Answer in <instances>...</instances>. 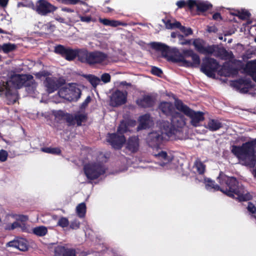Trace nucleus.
<instances>
[{"label":"nucleus","instance_id":"nucleus-1","mask_svg":"<svg viewBox=\"0 0 256 256\" xmlns=\"http://www.w3.org/2000/svg\"><path fill=\"white\" fill-rule=\"evenodd\" d=\"M218 180L220 186L210 178L205 179L206 189L210 190L212 189L214 191L220 190L230 197L238 200L240 202L248 201L252 199V196L238 182L236 178L228 177L220 174Z\"/></svg>","mask_w":256,"mask_h":256},{"label":"nucleus","instance_id":"nucleus-2","mask_svg":"<svg viewBox=\"0 0 256 256\" xmlns=\"http://www.w3.org/2000/svg\"><path fill=\"white\" fill-rule=\"evenodd\" d=\"M23 86L34 91L36 84L31 75L15 74L9 80L0 78V96L4 98L8 104H14L18 99L17 88Z\"/></svg>","mask_w":256,"mask_h":256},{"label":"nucleus","instance_id":"nucleus-3","mask_svg":"<svg viewBox=\"0 0 256 256\" xmlns=\"http://www.w3.org/2000/svg\"><path fill=\"white\" fill-rule=\"evenodd\" d=\"M256 139L243 143L241 146L233 145L232 152L246 166L253 168L256 164Z\"/></svg>","mask_w":256,"mask_h":256},{"label":"nucleus","instance_id":"nucleus-4","mask_svg":"<svg viewBox=\"0 0 256 256\" xmlns=\"http://www.w3.org/2000/svg\"><path fill=\"white\" fill-rule=\"evenodd\" d=\"M162 126V130L154 131L148 134L147 143L149 146L154 148H160L164 142L168 140L170 137L176 134V129L169 122H164Z\"/></svg>","mask_w":256,"mask_h":256},{"label":"nucleus","instance_id":"nucleus-5","mask_svg":"<svg viewBox=\"0 0 256 256\" xmlns=\"http://www.w3.org/2000/svg\"><path fill=\"white\" fill-rule=\"evenodd\" d=\"M149 45L152 49L160 52L162 56L166 58L168 62L174 63L182 62V66L186 67V58L184 52L186 50H184L182 53H180L178 50H174V54L170 56L171 50L170 47L166 44L159 42H151Z\"/></svg>","mask_w":256,"mask_h":256},{"label":"nucleus","instance_id":"nucleus-6","mask_svg":"<svg viewBox=\"0 0 256 256\" xmlns=\"http://www.w3.org/2000/svg\"><path fill=\"white\" fill-rule=\"evenodd\" d=\"M107 55L100 51L88 52L82 50L79 55V60L90 66L102 64L106 60Z\"/></svg>","mask_w":256,"mask_h":256},{"label":"nucleus","instance_id":"nucleus-7","mask_svg":"<svg viewBox=\"0 0 256 256\" xmlns=\"http://www.w3.org/2000/svg\"><path fill=\"white\" fill-rule=\"evenodd\" d=\"M60 97L68 101H77L80 97L81 90L76 84H68L58 92Z\"/></svg>","mask_w":256,"mask_h":256},{"label":"nucleus","instance_id":"nucleus-8","mask_svg":"<svg viewBox=\"0 0 256 256\" xmlns=\"http://www.w3.org/2000/svg\"><path fill=\"white\" fill-rule=\"evenodd\" d=\"M84 172L88 180L98 178L105 172V169L100 162H92L84 166Z\"/></svg>","mask_w":256,"mask_h":256},{"label":"nucleus","instance_id":"nucleus-9","mask_svg":"<svg viewBox=\"0 0 256 256\" xmlns=\"http://www.w3.org/2000/svg\"><path fill=\"white\" fill-rule=\"evenodd\" d=\"M218 66V63L216 60L206 56L202 58L200 71L208 77L214 78Z\"/></svg>","mask_w":256,"mask_h":256},{"label":"nucleus","instance_id":"nucleus-10","mask_svg":"<svg viewBox=\"0 0 256 256\" xmlns=\"http://www.w3.org/2000/svg\"><path fill=\"white\" fill-rule=\"evenodd\" d=\"M232 85L242 94L248 93L250 89L254 87V84L252 83L251 80L246 77L241 78L234 80Z\"/></svg>","mask_w":256,"mask_h":256},{"label":"nucleus","instance_id":"nucleus-11","mask_svg":"<svg viewBox=\"0 0 256 256\" xmlns=\"http://www.w3.org/2000/svg\"><path fill=\"white\" fill-rule=\"evenodd\" d=\"M65 82L64 79L56 77H47L44 82L46 90L50 94L56 90Z\"/></svg>","mask_w":256,"mask_h":256},{"label":"nucleus","instance_id":"nucleus-12","mask_svg":"<svg viewBox=\"0 0 256 256\" xmlns=\"http://www.w3.org/2000/svg\"><path fill=\"white\" fill-rule=\"evenodd\" d=\"M81 50L66 48L61 45L56 46L54 49V52L56 53L60 54L64 58L68 60H73L76 56H78L79 60V55Z\"/></svg>","mask_w":256,"mask_h":256},{"label":"nucleus","instance_id":"nucleus-13","mask_svg":"<svg viewBox=\"0 0 256 256\" xmlns=\"http://www.w3.org/2000/svg\"><path fill=\"white\" fill-rule=\"evenodd\" d=\"M206 44L204 40L200 38L194 39L192 42V45L198 52L205 55L212 54L214 47L212 45H208L206 46Z\"/></svg>","mask_w":256,"mask_h":256},{"label":"nucleus","instance_id":"nucleus-14","mask_svg":"<svg viewBox=\"0 0 256 256\" xmlns=\"http://www.w3.org/2000/svg\"><path fill=\"white\" fill-rule=\"evenodd\" d=\"M186 58H191L192 61L186 60V67L188 68H198L200 64V56L195 53L192 50H186L184 52Z\"/></svg>","mask_w":256,"mask_h":256},{"label":"nucleus","instance_id":"nucleus-15","mask_svg":"<svg viewBox=\"0 0 256 256\" xmlns=\"http://www.w3.org/2000/svg\"><path fill=\"white\" fill-rule=\"evenodd\" d=\"M56 8L46 0H40L38 2L36 11L41 15L45 16L53 12Z\"/></svg>","mask_w":256,"mask_h":256},{"label":"nucleus","instance_id":"nucleus-16","mask_svg":"<svg viewBox=\"0 0 256 256\" xmlns=\"http://www.w3.org/2000/svg\"><path fill=\"white\" fill-rule=\"evenodd\" d=\"M158 108L166 116H170L172 118L180 114L179 112L175 110L173 104L170 102H162L160 104Z\"/></svg>","mask_w":256,"mask_h":256},{"label":"nucleus","instance_id":"nucleus-17","mask_svg":"<svg viewBox=\"0 0 256 256\" xmlns=\"http://www.w3.org/2000/svg\"><path fill=\"white\" fill-rule=\"evenodd\" d=\"M128 92L126 91L122 92L116 90L113 93V106H122L126 103Z\"/></svg>","mask_w":256,"mask_h":256},{"label":"nucleus","instance_id":"nucleus-18","mask_svg":"<svg viewBox=\"0 0 256 256\" xmlns=\"http://www.w3.org/2000/svg\"><path fill=\"white\" fill-rule=\"evenodd\" d=\"M7 246L12 247L21 251H26L28 248V245L26 240L19 238L9 242L6 244Z\"/></svg>","mask_w":256,"mask_h":256},{"label":"nucleus","instance_id":"nucleus-19","mask_svg":"<svg viewBox=\"0 0 256 256\" xmlns=\"http://www.w3.org/2000/svg\"><path fill=\"white\" fill-rule=\"evenodd\" d=\"M190 119L191 124L195 127L199 126V124L200 122L204 120V114L201 112H195L192 110V112L189 113L187 116Z\"/></svg>","mask_w":256,"mask_h":256},{"label":"nucleus","instance_id":"nucleus-20","mask_svg":"<svg viewBox=\"0 0 256 256\" xmlns=\"http://www.w3.org/2000/svg\"><path fill=\"white\" fill-rule=\"evenodd\" d=\"M136 104L143 108H152L154 106V100L150 95H144L136 100Z\"/></svg>","mask_w":256,"mask_h":256},{"label":"nucleus","instance_id":"nucleus-21","mask_svg":"<svg viewBox=\"0 0 256 256\" xmlns=\"http://www.w3.org/2000/svg\"><path fill=\"white\" fill-rule=\"evenodd\" d=\"M126 150L132 153L138 152L139 148V140L137 137L131 136L126 142Z\"/></svg>","mask_w":256,"mask_h":256},{"label":"nucleus","instance_id":"nucleus-22","mask_svg":"<svg viewBox=\"0 0 256 256\" xmlns=\"http://www.w3.org/2000/svg\"><path fill=\"white\" fill-rule=\"evenodd\" d=\"M138 130H145L150 127L152 121L150 114H146L140 116Z\"/></svg>","mask_w":256,"mask_h":256},{"label":"nucleus","instance_id":"nucleus-23","mask_svg":"<svg viewBox=\"0 0 256 256\" xmlns=\"http://www.w3.org/2000/svg\"><path fill=\"white\" fill-rule=\"evenodd\" d=\"M126 142V138L124 134L118 135L113 133V148L120 149Z\"/></svg>","mask_w":256,"mask_h":256},{"label":"nucleus","instance_id":"nucleus-24","mask_svg":"<svg viewBox=\"0 0 256 256\" xmlns=\"http://www.w3.org/2000/svg\"><path fill=\"white\" fill-rule=\"evenodd\" d=\"M212 46L214 47L212 54L216 53V56H220L222 59L226 60L230 58L231 55H232V52H229L224 48H220L218 46L214 44H212Z\"/></svg>","mask_w":256,"mask_h":256},{"label":"nucleus","instance_id":"nucleus-25","mask_svg":"<svg viewBox=\"0 0 256 256\" xmlns=\"http://www.w3.org/2000/svg\"><path fill=\"white\" fill-rule=\"evenodd\" d=\"M174 106L177 110L182 112L186 116L190 112H192V109L190 108L188 106L184 104L182 100L179 99L175 100Z\"/></svg>","mask_w":256,"mask_h":256},{"label":"nucleus","instance_id":"nucleus-26","mask_svg":"<svg viewBox=\"0 0 256 256\" xmlns=\"http://www.w3.org/2000/svg\"><path fill=\"white\" fill-rule=\"evenodd\" d=\"M244 71L250 76L254 75L256 74V59L247 62L244 68Z\"/></svg>","mask_w":256,"mask_h":256},{"label":"nucleus","instance_id":"nucleus-27","mask_svg":"<svg viewBox=\"0 0 256 256\" xmlns=\"http://www.w3.org/2000/svg\"><path fill=\"white\" fill-rule=\"evenodd\" d=\"M222 124L218 120L210 119L206 128L212 132H214L222 128Z\"/></svg>","mask_w":256,"mask_h":256},{"label":"nucleus","instance_id":"nucleus-28","mask_svg":"<svg viewBox=\"0 0 256 256\" xmlns=\"http://www.w3.org/2000/svg\"><path fill=\"white\" fill-rule=\"evenodd\" d=\"M180 116L178 115L176 116H174V117L172 118V122L169 124H171L175 129V126L178 128H182L185 122L183 120L182 116Z\"/></svg>","mask_w":256,"mask_h":256},{"label":"nucleus","instance_id":"nucleus-29","mask_svg":"<svg viewBox=\"0 0 256 256\" xmlns=\"http://www.w3.org/2000/svg\"><path fill=\"white\" fill-rule=\"evenodd\" d=\"M84 77L90 83L94 88H96L100 83V79L94 75L84 74Z\"/></svg>","mask_w":256,"mask_h":256},{"label":"nucleus","instance_id":"nucleus-30","mask_svg":"<svg viewBox=\"0 0 256 256\" xmlns=\"http://www.w3.org/2000/svg\"><path fill=\"white\" fill-rule=\"evenodd\" d=\"M194 166L196 168L197 172L200 174H202L206 170V166L202 162V161L198 158L194 163Z\"/></svg>","mask_w":256,"mask_h":256},{"label":"nucleus","instance_id":"nucleus-31","mask_svg":"<svg viewBox=\"0 0 256 256\" xmlns=\"http://www.w3.org/2000/svg\"><path fill=\"white\" fill-rule=\"evenodd\" d=\"M76 212L78 216L82 218L85 216L86 212V206L84 203L80 204L76 208Z\"/></svg>","mask_w":256,"mask_h":256},{"label":"nucleus","instance_id":"nucleus-32","mask_svg":"<svg viewBox=\"0 0 256 256\" xmlns=\"http://www.w3.org/2000/svg\"><path fill=\"white\" fill-rule=\"evenodd\" d=\"M48 230L44 226H38L33 229V232L36 236H45Z\"/></svg>","mask_w":256,"mask_h":256},{"label":"nucleus","instance_id":"nucleus-33","mask_svg":"<svg viewBox=\"0 0 256 256\" xmlns=\"http://www.w3.org/2000/svg\"><path fill=\"white\" fill-rule=\"evenodd\" d=\"M212 8V4L206 2H200L196 5V10L198 12H205Z\"/></svg>","mask_w":256,"mask_h":256},{"label":"nucleus","instance_id":"nucleus-34","mask_svg":"<svg viewBox=\"0 0 256 256\" xmlns=\"http://www.w3.org/2000/svg\"><path fill=\"white\" fill-rule=\"evenodd\" d=\"M86 115L85 114L77 113L74 115V119L78 126H80L82 123L84 122L86 120Z\"/></svg>","mask_w":256,"mask_h":256},{"label":"nucleus","instance_id":"nucleus-35","mask_svg":"<svg viewBox=\"0 0 256 256\" xmlns=\"http://www.w3.org/2000/svg\"><path fill=\"white\" fill-rule=\"evenodd\" d=\"M16 48V46L10 43L4 44L2 46V50L4 53L12 52Z\"/></svg>","mask_w":256,"mask_h":256},{"label":"nucleus","instance_id":"nucleus-36","mask_svg":"<svg viewBox=\"0 0 256 256\" xmlns=\"http://www.w3.org/2000/svg\"><path fill=\"white\" fill-rule=\"evenodd\" d=\"M67 249L61 246H56L54 249L55 256H64Z\"/></svg>","mask_w":256,"mask_h":256},{"label":"nucleus","instance_id":"nucleus-37","mask_svg":"<svg viewBox=\"0 0 256 256\" xmlns=\"http://www.w3.org/2000/svg\"><path fill=\"white\" fill-rule=\"evenodd\" d=\"M235 16H238L240 19L244 20L249 18L250 16V14L247 10H242V12L238 11V14H234Z\"/></svg>","mask_w":256,"mask_h":256},{"label":"nucleus","instance_id":"nucleus-38","mask_svg":"<svg viewBox=\"0 0 256 256\" xmlns=\"http://www.w3.org/2000/svg\"><path fill=\"white\" fill-rule=\"evenodd\" d=\"M247 210L248 212L252 214V216L256 219V216L254 214L256 213V207L252 202H248Z\"/></svg>","mask_w":256,"mask_h":256},{"label":"nucleus","instance_id":"nucleus-39","mask_svg":"<svg viewBox=\"0 0 256 256\" xmlns=\"http://www.w3.org/2000/svg\"><path fill=\"white\" fill-rule=\"evenodd\" d=\"M42 150L49 154H60V150L56 148H42Z\"/></svg>","mask_w":256,"mask_h":256},{"label":"nucleus","instance_id":"nucleus-40","mask_svg":"<svg viewBox=\"0 0 256 256\" xmlns=\"http://www.w3.org/2000/svg\"><path fill=\"white\" fill-rule=\"evenodd\" d=\"M128 130V126L126 124L122 121L120 122L118 128V132L120 134H124Z\"/></svg>","mask_w":256,"mask_h":256},{"label":"nucleus","instance_id":"nucleus-41","mask_svg":"<svg viewBox=\"0 0 256 256\" xmlns=\"http://www.w3.org/2000/svg\"><path fill=\"white\" fill-rule=\"evenodd\" d=\"M69 224V222L68 220L66 218H60L58 222V225L62 227L65 228L68 226Z\"/></svg>","mask_w":256,"mask_h":256},{"label":"nucleus","instance_id":"nucleus-42","mask_svg":"<svg viewBox=\"0 0 256 256\" xmlns=\"http://www.w3.org/2000/svg\"><path fill=\"white\" fill-rule=\"evenodd\" d=\"M151 72L152 74L160 77L162 74V70L156 66H152L151 69Z\"/></svg>","mask_w":256,"mask_h":256},{"label":"nucleus","instance_id":"nucleus-43","mask_svg":"<svg viewBox=\"0 0 256 256\" xmlns=\"http://www.w3.org/2000/svg\"><path fill=\"white\" fill-rule=\"evenodd\" d=\"M111 76L110 74L108 73H104L101 76L100 82L102 81L104 83H107L110 81Z\"/></svg>","mask_w":256,"mask_h":256},{"label":"nucleus","instance_id":"nucleus-44","mask_svg":"<svg viewBox=\"0 0 256 256\" xmlns=\"http://www.w3.org/2000/svg\"><path fill=\"white\" fill-rule=\"evenodd\" d=\"M8 154L6 151L1 150H0V162H4L6 160Z\"/></svg>","mask_w":256,"mask_h":256},{"label":"nucleus","instance_id":"nucleus-45","mask_svg":"<svg viewBox=\"0 0 256 256\" xmlns=\"http://www.w3.org/2000/svg\"><path fill=\"white\" fill-rule=\"evenodd\" d=\"M226 70H228V74H226L225 76H229L230 74L232 73H236L238 72L236 68L230 66H228L227 68H222L223 72H224Z\"/></svg>","mask_w":256,"mask_h":256},{"label":"nucleus","instance_id":"nucleus-46","mask_svg":"<svg viewBox=\"0 0 256 256\" xmlns=\"http://www.w3.org/2000/svg\"><path fill=\"white\" fill-rule=\"evenodd\" d=\"M180 30L182 32H183L186 36H188L192 34V30L191 28H186L184 26H182V27L181 28V29Z\"/></svg>","mask_w":256,"mask_h":256},{"label":"nucleus","instance_id":"nucleus-47","mask_svg":"<svg viewBox=\"0 0 256 256\" xmlns=\"http://www.w3.org/2000/svg\"><path fill=\"white\" fill-rule=\"evenodd\" d=\"M58 1L66 4H75L78 2H82L80 0H57Z\"/></svg>","mask_w":256,"mask_h":256},{"label":"nucleus","instance_id":"nucleus-48","mask_svg":"<svg viewBox=\"0 0 256 256\" xmlns=\"http://www.w3.org/2000/svg\"><path fill=\"white\" fill-rule=\"evenodd\" d=\"M156 157L162 158L164 160H167L168 154L166 152L162 150L157 154H154Z\"/></svg>","mask_w":256,"mask_h":256},{"label":"nucleus","instance_id":"nucleus-49","mask_svg":"<svg viewBox=\"0 0 256 256\" xmlns=\"http://www.w3.org/2000/svg\"><path fill=\"white\" fill-rule=\"evenodd\" d=\"M80 225V222L76 220H72L70 225V228L72 229H78L79 228Z\"/></svg>","mask_w":256,"mask_h":256},{"label":"nucleus","instance_id":"nucleus-50","mask_svg":"<svg viewBox=\"0 0 256 256\" xmlns=\"http://www.w3.org/2000/svg\"><path fill=\"white\" fill-rule=\"evenodd\" d=\"M197 4L194 0H188L186 2V6L190 10L193 8L195 6H196Z\"/></svg>","mask_w":256,"mask_h":256},{"label":"nucleus","instance_id":"nucleus-51","mask_svg":"<svg viewBox=\"0 0 256 256\" xmlns=\"http://www.w3.org/2000/svg\"><path fill=\"white\" fill-rule=\"evenodd\" d=\"M91 100V98L90 96H88L84 101L82 104L80 106L81 109H84Z\"/></svg>","mask_w":256,"mask_h":256},{"label":"nucleus","instance_id":"nucleus-52","mask_svg":"<svg viewBox=\"0 0 256 256\" xmlns=\"http://www.w3.org/2000/svg\"><path fill=\"white\" fill-rule=\"evenodd\" d=\"M64 256H76L75 250L72 248H68Z\"/></svg>","mask_w":256,"mask_h":256},{"label":"nucleus","instance_id":"nucleus-53","mask_svg":"<svg viewBox=\"0 0 256 256\" xmlns=\"http://www.w3.org/2000/svg\"><path fill=\"white\" fill-rule=\"evenodd\" d=\"M128 24L125 22L113 20V27H116L119 26H126Z\"/></svg>","mask_w":256,"mask_h":256},{"label":"nucleus","instance_id":"nucleus-54","mask_svg":"<svg viewBox=\"0 0 256 256\" xmlns=\"http://www.w3.org/2000/svg\"><path fill=\"white\" fill-rule=\"evenodd\" d=\"M176 6L179 8H182L186 6V2L184 0L178 1L176 3Z\"/></svg>","mask_w":256,"mask_h":256},{"label":"nucleus","instance_id":"nucleus-55","mask_svg":"<svg viewBox=\"0 0 256 256\" xmlns=\"http://www.w3.org/2000/svg\"><path fill=\"white\" fill-rule=\"evenodd\" d=\"M45 28L46 30H47L48 32H54L55 28V26L51 23H48L45 26Z\"/></svg>","mask_w":256,"mask_h":256},{"label":"nucleus","instance_id":"nucleus-56","mask_svg":"<svg viewBox=\"0 0 256 256\" xmlns=\"http://www.w3.org/2000/svg\"><path fill=\"white\" fill-rule=\"evenodd\" d=\"M28 220V217L25 215H18L16 218V220L20 221L22 222H25Z\"/></svg>","mask_w":256,"mask_h":256},{"label":"nucleus","instance_id":"nucleus-57","mask_svg":"<svg viewBox=\"0 0 256 256\" xmlns=\"http://www.w3.org/2000/svg\"><path fill=\"white\" fill-rule=\"evenodd\" d=\"M100 22L104 25L112 26V21L107 19L100 18Z\"/></svg>","mask_w":256,"mask_h":256},{"label":"nucleus","instance_id":"nucleus-58","mask_svg":"<svg viewBox=\"0 0 256 256\" xmlns=\"http://www.w3.org/2000/svg\"><path fill=\"white\" fill-rule=\"evenodd\" d=\"M80 18L82 22H85L86 23L90 22L92 20V18L90 16H80Z\"/></svg>","mask_w":256,"mask_h":256},{"label":"nucleus","instance_id":"nucleus-59","mask_svg":"<svg viewBox=\"0 0 256 256\" xmlns=\"http://www.w3.org/2000/svg\"><path fill=\"white\" fill-rule=\"evenodd\" d=\"M106 142L110 145L112 146V134L108 133L106 137Z\"/></svg>","mask_w":256,"mask_h":256},{"label":"nucleus","instance_id":"nucleus-60","mask_svg":"<svg viewBox=\"0 0 256 256\" xmlns=\"http://www.w3.org/2000/svg\"><path fill=\"white\" fill-rule=\"evenodd\" d=\"M20 230L22 232H26L28 230V228L26 226V224L24 223H22L20 224V226L19 227Z\"/></svg>","mask_w":256,"mask_h":256},{"label":"nucleus","instance_id":"nucleus-61","mask_svg":"<svg viewBox=\"0 0 256 256\" xmlns=\"http://www.w3.org/2000/svg\"><path fill=\"white\" fill-rule=\"evenodd\" d=\"M182 27V26L179 22L176 21L172 23V29L178 28L180 30Z\"/></svg>","mask_w":256,"mask_h":256},{"label":"nucleus","instance_id":"nucleus-62","mask_svg":"<svg viewBox=\"0 0 256 256\" xmlns=\"http://www.w3.org/2000/svg\"><path fill=\"white\" fill-rule=\"evenodd\" d=\"M164 22L166 28H167L168 29H172V23L171 22V21L170 20H168Z\"/></svg>","mask_w":256,"mask_h":256},{"label":"nucleus","instance_id":"nucleus-63","mask_svg":"<svg viewBox=\"0 0 256 256\" xmlns=\"http://www.w3.org/2000/svg\"><path fill=\"white\" fill-rule=\"evenodd\" d=\"M66 121L70 123V124H74V119L72 116H66Z\"/></svg>","mask_w":256,"mask_h":256},{"label":"nucleus","instance_id":"nucleus-64","mask_svg":"<svg viewBox=\"0 0 256 256\" xmlns=\"http://www.w3.org/2000/svg\"><path fill=\"white\" fill-rule=\"evenodd\" d=\"M171 36L173 38H176V37H178L180 40H182L184 38L182 35L180 34H178L177 33L174 32H172L171 33Z\"/></svg>","mask_w":256,"mask_h":256}]
</instances>
